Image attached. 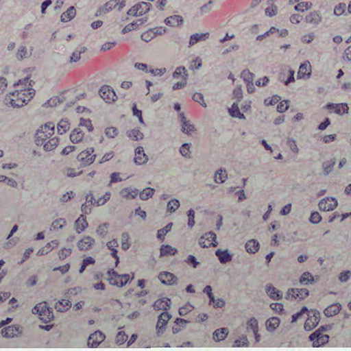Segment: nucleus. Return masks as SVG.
Wrapping results in <instances>:
<instances>
[{"label": "nucleus", "instance_id": "nucleus-39", "mask_svg": "<svg viewBox=\"0 0 351 351\" xmlns=\"http://www.w3.org/2000/svg\"><path fill=\"white\" fill-rule=\"evenodd\" d=\"M228 333V330L226 328L217 329L213 332V339L215 341L223 340L226 338Z\"/></svg>", "mask_w": 351, "mask_h": 351}, {"label": "nucleus", "instance_id": "nucleus-58", "mask_svg": "<svg viewBox=\"0 0 351 351\" xmlns=\"http://www.w3.org/2000/svg\"><path fill=\"white\" fill-rule=\"evenodd\" d=\"M180 152L182 156L191 158L190 144L184 143L180 149Z\"/></svg>", "mask_w": 351, "mask_h": 351}, {"label": "nucleus", "instance_id": "nucleus-49", "mask_svg": "<svg viewBox=\"0 0 351 351\" xmlns=\"http://www.w3.org/2000/svg\"><path fill=\"white\" fill-rule=\"evenodd\" d=\"M65 225L66 220L63 218H59L52 222L50 230H58L62 229Z\"/></svg>", "mask_w": 351, "mask_h": 351}, {"label": "nucleus", "instance_id": "nucleus-8", "mask_svg": "<svg viewBox=\"0 0 351 351\" xmlns=\"http://www.w3.org/2000/svg\"><path fill=\"white\" fill-rule=\"evenodd\" d=\"M93 147L87 148L86 150L80 153L77 158L82 165H89L94 162L96 157V155L93 154Z\"/></svg>", "mask_w": 351, "mask_h": 351}, {"label": "nucleus", "instance_id": "nucleus-16", "mask_svg": "<svg viewBox=\"0 0 351 351\" xmlns=\"http://www.w3.org/2000/svg\"><path fill=\"white\" fill-rule=\"evenodd\" d=\"M326 108L330 110H334L335 112L338 114H343L348 112V106L346 104H332L329 103L326 105Z\"/></svg>", "mask_w": 351, "mask_h": 351}, {"label": "nucleus", "instance_id": "nucleus-5", "mask_svg": "<svg viewBox=\"0 0 351 351\" xmlns=\"http://www.w3.org/2000/svg\"><path fill=\"white\" fill-rule=\"evenodd\" d=\"M125 5V1L110 0L103 6L100 7L96 12V16L105 14L113 9L118 8L121 10Z\"/></svg>", "mask_w": 351, "mask_h": 351}, {"label": "nucleus", "instance_id": "nucleus-2", "mask_svg": "<svg viewBox=\"0 0 351 351\" xmlns=\"http://www.w3.org/2000/svg\"><path fill=\"white\" fill-rule=\"evenodd\" d=\"M55 125L52 122H48L43 125L37 130L35 136V143L37 145H42L45 141L54 134Z\"/></svg>", "mask_w": 351, "mask_h": 351}, {"label": "nucleus", "instance_id": "nucleus-23", "mask_svg": "<svg viewBox=\"0 0 351 351\" xmlns=\"http://www.w3.org/2000/svg\"><path fill=\"white\" fill-rule=\"evenodd\" d=\"M265 291L267 294L273 300H280L282 297V293L271 285H267Z\"/></svg>", "mask_w": 351, "mask_h": 351}, {"label": "nucleus", "instance_id": "nucleus-34", "mask_svg": "<svg viewBox=\"0 0 351 351\" xmlns=\"http://www.w3.org/2000/svg\"><path fill=\"white\" fill-rule=\"evenodd\" d=\"M280 324V319L276 317H273L268 319L265 323L267 330L269 332H272L278 327Z\"/></svg>", "mask_w": 351, "mask_h": 351}, {"label": "nucleus", "instance_id": "nucleus-10", "mask_svg": "<svg viewBox=\"0 0 351 351\" xmlns=\"http://www.w3.org/2000/svg\"><path fill=\"white\" fill-rule=\"evenodd\" d=\"M105 338L106 336L102 332L97 330L90 335L87 341L88 346L96 348L104 341Z\"/></svg>", "mask_w": 351, "mask_h": 351}, {"label": "nucleus", "instance_id": "nucleus-48", "mask_svg": "<svg viewBox=\"0 0 351 351\" xmlns=\"http://www.w3.org/2000/svg\"><path fill=\"white\" fill-rule=\"evenodd\" d=\"M173 223H168L165 228L160 229L157 232V237L161 241H164L165 235L171 230Z\"/></svg>", "mask_w": 351, "mask_h": 351}, {"label": "nucleus", "instance_id": "nucleus-32", "mask_svg": "<svg viewBox=\"0 0 351 351\" xmlns=\"http://www.w3.org/2000/svg\"><path fill=\"white\" fill-rule=\"evenodd\" d=\"M58 138L57 137H53L49 139L47 141L42 145H43L44 149L47 152L52 151L56 148L58 145Z\"/></svg>", "mask_w": 351, "mask_h": 351}, {"label": "nucleus", "instance_id": "nucleus-60", "mask_svg": "<svg viewBox=\"0 0 351 351\" xmlns=\"http://www.w3.org/2000/svg\"><path fill=\"white\" fill-rule=\"evenodd\" d=\"M194 308L193 306L190 303H187L184 306L179 308V314L181 316H185L188 313L191 312Z\"/></svg>", "mask_w": 351, "mask_h": 351}, {"label": "nucleus", "instance_id": "nucleus-18", "mask_svg": "<svg viewBox=\"0 0 351 351\" xmlns=\"http://www.w3.org/2000/svg\"><path fill=\"white\" fill-rule=\"evenodd\" d=\"M148 160V157L144 152V149L142 147H138L135 149V157H134V162L136 165H143L147 162Z\"/></svg>", "mask_w": 351, "mask_h": 351}, {"label": "nucleus", "instance_id": "nucleus-46", "mask_svg": "<svg viewBox=\"0 0 351 351\" xmlns=\"http://www.w3.org/2000/svg\"><path fill=\"white\" fill-rule=\"evenodd\" d=\"M69 129V123L66 119H61L57 125L58 134H63Z\"/></svg>", "mask_w": 351, "mask_h": 351}, {"label": "nucleus", "instance_id": "nucleus-7", "mask_svg": "<svg viewBox=\"0 0 351 351\" xmlns=\"http://www.w3.org/2000/svg\"><path fill=\"white\" fill-rule=\"evenodd\" d=\"M309 339L313 341V347H319L328 343L329 336L321 332V330H317L309 336Z\"/></svg>", "mask_w": 351, "mask_h": 351}, {"label": "nucleus", "instance_id": "nucleus-24", "mask_svg": "<svg viewBox=\"0 0 351 351\" xmlns=\"http://www.w3.org/2000/svg\"><path fill=\"white\" fill-rule=\"evenodd\" d=\"M170 304V300L168 298L165 297L162 299L156 300L154 302V306L156 309L167 311L168 308H169Z\"/></svg>", "mask_w": 351, "mask_h": 351}, {"label": "nucleus", "instance_id": "nucleus-61", "mask_svg": "<svg viewBox=\"0 0 351 351\" xmlns=\"http://www.w3.org/2000/svg\"><path fill=\"white\" fill-rule=\"evenodd\" d=\"M312 281H313V278L309 272H304L300 280V283L303 285H307Z\"/></svg>", "mask_w": 351, "mask_h": 351}, {"label": "nucleus", "instance_id": "nucleus-13", "mask_svg": "<svg viewBox=\"0 0 351 351\" xmlns=\"http://www.w3.org/2000/svg\"><path fill=\"white\" fill-rule=\"evenodd\" d=\"M158 279L164 285H173L177 283L178 278L172 273L168 271L160 272Z\"/></svg>", "mask_w": 351, "mask_h": 351}, {"label": "nucleus", "instance_id": "nucleus-37", "mask_svg": "<svg viewBox=\"0 0 351 351\" xmlns=\"http://www.w3.org/2000/svg\"><path fill=\"white\" fill-rule=\"evenodd\" d=\"M228 179V173L226 170L220 169L217 170L215 175V182L217 183H223Z\"/></svg>", "mask_w": 351, "mask_h": 351}, {"label": "nucleus", "instance_id": "nucleus-28", "mask_svg": "<svg viewBox=\"0 0 351 351\" xmlns=\"http://www.w3.org/2000/svg\"><path fill=\"white\" fill-rule=\"evenodd\" d=\"M341 308V306L339 304H333L329 306H328L324 311V315L326 317H332L338 314Z\"/></svg>", "mask_w": 351, "mask_h": 351}, {"label": "nucleus", "instance_id": "nucleus-35", "mask_svg": "<svg viewBox=\"0 0 351 351\" xmlns=\"http://www.w3.org/2000/svg\"><path fill=\"white\" fill-rule=\"evenodd\" d=\"M182 22H183L182 18V16H180L179 15L171 16L169 17H167L165 20V23L167 25L172 26V27L178 26L179 25L182 23Z\"/></svg>", "mask_w": 351, "mask_h": 351}, {"label": "nucleus", "instance_id": "nucleus-33", "mask_svg": "<svg viewBox=\"0 0 351 351\" xmlns=\"http://www.w3.org/2000/svg\"><path fill=\"white\" fill-rule=\"evenodd\" d=\"M259 249V243L255 239H251L245 243V250L248 253L254 254Z\"/></svg>", "mask_w": 351, "mask_h": 351}, {"label": "nucleus", "instance_id": "nucleus-19", "mask_svg": "<svg viewBox=\"0 0 351 351\" xmlns=\"http://www.w3.org/2000/svg\"><path fill=\"white\" fill-rule=\"evenodd\" d=\"M305 21L308 23L317 25L322 21L321 14L317 11H312L305 16Z\"/></svg>", "mask_w": 351, "mask_h": 351}, {"label": "nucleus", "instance_id": "nucleus-50", "mask_svg": "<svg viewBox=\"0 0 351 351\" xmlns=\"http://www.w3.org/2000/svg\"><path fill=\"white\" fill-rule=\"evenodd\" d=\"M312 5H313L311 2H300L294 7V9L298 12H304L305 10H307L311 9Z\"/></svg>", "mask_w": 351, "mask_h": 351}, {"label": "nucleus", "instance_id": "nucleus-25", "mask_svg": "<svg viewBox=\"0 0 351 351\" xmlns=\"http://www.w3.org/2000/svg\"><path fill=\"white\" fill-rule=\"evenodd\" d=\"M32 49H28L25 46H20L18 48L16 58L19 60H21L25 58H27L31 56Z\"/></svg>", "mask_w": 351, "mask_h": 351}, {"label": "nucleus", "instance_id": "nucleus-6", "mask_svg": "<svg viewBox=\"0 0 351 351\" xmlns=\"http://www.w3.org/2000/svg\"><path fill=\"white\" fill-rule=\"evenodd\" d=\"M217 235L213 232H208L203 234L199 240V244L202 247H216L218 245Z\"/></svg>", "mask_w": 351, "mask_h": 351}, {"label": "nucleus", "instance_id": "nucleus-63", "mask_svg": "<svg viewBox=\"0 0 351 351\" xmlns=\"http://www.w3.org/2000/svg\"><path fill=\"white\" fill-rule=\"evenodd\" d=\"M155 37V34L153 30L149 29V31L144 32L141 35V39L145 42H149Z\"/></svg>", "mask_w": 351, "mask_h": 351}, {"label": "nucleus", "instance_id": "nucleus-9", "mask_svg": "<svg viewBox=\"0 0 351 351\" xmlns=\"http://www.w3.org/2000/svg\"><path fill=\"white\" fill-rule=\"evenodd\" d=\"M100 97L108 104L114 102L117 99V95L109 86L104 85L101 86L99 90Z\"/></svg>", "mask_w": 351, "mask_h": 351}, {"label": "nucleus", "instance_id": "nucleus-26", "mask_svg": "<svg viewBox=\"0 0 351 351\" xmlns=\"http://www.w3.org/2000/svg\"><path fill=\"white\" fill-rule=\"evenodd\" d=\"M94 243L95 240L92 237L88 236L85 237L77 243V247L80 250H87L92 245H93Z\"/></svg>", "mask_w": 351, "mask_h": 351}, {"label": "nucleus", "instance_id": "nucleus-62", "mask_svg": "<svg viewBox=\"0 0 351 351\" xmlns=\"http://www.w3.org/2000/svg\"><path fill=\"white\" fill-rule=\"evenodd\" d=\"M193 99L195 102L200 104V105L204 108H206L207 106L206 104L204 101V96L202 93H195L193 95Z\"/></svg>", "mask_w": 351, "mask_h": 351}, {"label": "nucleus", "instance_id": "nucleus-22", "mask_svg": "<svg viewBox=\"0 0 351 351\" xmlns=\"http://www.w3.org/2000/svg\"><path fill=\"white\" fill-rule=\"evenodd\" d=\"M39 317L45 323L50 322L53 317V311L47 306L46 302L45 308H43V310L40 311Z\"/></svg>", "mask_w": 351, "mask_h": 351}, {"label": "nucleus", "instance_id": "nucleus-41", "mask_svg": "<svg viewBox=\"0 0 351 351\" xmlns=\"http://www.w3.org/2000/svg\"><path fill=\"white\" fill-rule=\"evenodd\" d=\"M228 112L232 117H237L241 119H245L244 114L240 112L238 105L235 103L228 109Z\"/></svg>", "mask_w": 351, "mask_h": 351}, {"label": "nucleus", "instance_id": "nucleus-15", "mask_svg": "<svg viewBox=\"0 0 351 351\" xmlns=\"http://www.w3.org/2000/svg\"><path fill=\"white\" fill-rule=\"evenodd\" d=\"M311 73V66L308 61H305L299 67L297 77L298 79L309 77Z\"/></svg>", "mask_w": 351, "mask_h": 351}, {"label": "nucleus", "instance_id": "nucleus-54", "mask_svg": "<svg viewBox=\"0 0 351 351\" xmlns=\"http://www.w3.org/2000/svg\"><path fill=\"white\" fill-rule=\"evenodd\" d=\"M86 50V48L84 47H81L80 49L75 50L73 53L72 56L70 57V62H76L80 59V55L82 53H84Z\"/></svg>", "mask_w": 351, "mask_h": 351}, {"label": "nucleus", "instance_id": "nucleus-40", "mask_svg": "<svg viewBox=\"0 0 351 351\" xmlns=\"http://www.w3.org/2000/svg\"><path fill=\"white\" fill-rule=\"evenodd\" d=\"M127 135L134 141H138L143 138V134L137 128L128 130L127 132Z\"/></svg>", "mask_w": 351, "mask_h": 351}, {"label": "nucleus", "instance_id": "nucleus-31", "mask_svg": "<svg viewBox=\"0 0 351 351\" xmlns=\"http://www.w3.org/2000/svg\"><path fill=\"white\" fill-rule=\"evenodd\" d=\"M76 11L74 6H71L68 10L63 12L61 15V21L62 22H68L75 17Z\"/></svg>", "mask_w": 351, "mask_h": 351}, {"label": "nucleus", "instance_id": "nucleus-45", "mask_svg": "<svg viewBox=\"0 0 351 351\" xmlns=\"http://www.w3.org/2000/svg\"><path fill=\"white\" fill-rule=\"evenodd\" d=\"M155 190L152 188L147 187L139 193V198L142 200H147L152 197L154 194Z\"/></svg>", "mask_w": 351, "mask_h": 351}, {"label": "nucleus", "instance_id": "nucleus-56", "mask_svg": "<svg viewBox=\"0 0 351 351\" xmlns=\"http://www.w3.org/2000/svg\"><path fill=\"white\" fill-rule=\"evenodd\" d=\"M241 77L247 83L253 82L254 75L249 70H243L241 74Z\"/></svg>", "mask_w": 351, "mask_h": 351}, {"label": "nucleus", "instance_id": "nucleus-51", "mask_svg": "<svg viewBox=\"0 0 351 351\" xmlns=\"http://www.w3.org/2000/svg\"><path fill=\"white\" fill-rule=\"evenodd\" d=\"M182 131L187 134H191L192 132L195 131V128L194 125L191 124L189 121L184 122V124H182Z\"/></svg>", "mask_w": 351, "mask_h": 351}, {"label": "nucleus", "instance_id": "nucleus-29", "mask_svg": "<svg viewBox=\"0 0 351 351\" xmlns=\"http://www.w3.org/2000/svg\"><path fill=\"white\" fill-rule=\"evenodd\" d=\"M146 19H140L136 20V21H134L131 23L128 24L122 30L123 34H126L128 32H130L135 29H136L137 27L139 25H141L145 22H146Z\"/></svg>", "mask_w": 351, "mask_h": 351}, {"label": "nucleus", "instance_id": "nucleus-64", "mask_svg": "<svg viewBox=\"0 0 351 351\" xmlns=\"http://www.w3.org/2000/svg\"><path fill=\"white\" fill-rule=\"evenodd\" d=\"M105 134L108 138H114L118 134V131L116 128L109 127L106 128Z\"/></svg>", "mask_w": 351, "mask_h": 351}, {"label": "nucleus", "instance_id": "nucleus-4", "mask_svg": "<svg viewBox=\"0 0 351 351\" xmlns=\"http://www.w3.org/2000/svg\"><path fill=\"white\" fill-rule=\"evenodd\" d=\"M108 276L109 282L112 285L118 287H123L126 285L130 280V276L128 274H119L113 269H109L107 272Z\"/></svg>", "mask_w": 351, "mask_h": 351}, {"label": "nucleus", "instance_id": "nucleus-11", "mask_svg": "<svg viewBox=\"0 0 351 351\" xmlns=\"http://www.w3.org/2000/svg\"><path fill=\"white\" fill-rule=\"evenodd\" d=\"M319 208L324 211L334 210L337 206V201L333 197H326L319 202Z\"/></svg>", "mask_w": 351, "mask_h": 351}, {"label": "nucleus", "instance_id": "nucleus-38", "mask_svg": "<svg viewBox=\"0 0 351 351\" xmlns=\"http://www.w3.org/2000/svg\"><path fill=\"white\" fill-rule=\"evenodd\" d=\"M135 5L139 16L147 12L152 7V5L149 3L144 1L137 3Z\"/></svg>", "mask_w": 351, "mask_h": 351}, {"label": "nucleus", "instance_id": "nucleus-14", "mask_svg": "<svg viewBox=\"0 0 351 351\" xmlns=\"http://www.w3.org/2000/svg\"><path fill=\"white\" fill-rule=\"evenodd\" d=\"M170 318L171 315L167 312L162 313L160 315L156 324V328L158 330V335L163 333L165 330V326H166Z\"/></svg>", "mask_w": 351, "mask_h": 351}, {"label": "nucleus", "instance_id": "nucleus-3", "mask_svg": "<svg viewBox=\"0 0 351 351\" xmlns=\"http://www.w3.org/2000/svg\"><path fill=\"white\" fill-rule=\"evenodd\" d=\"M77 99L78 97L77 96H74L73 92L66 91L60 96L53 97L49 99L45 103V106L49 107H53L61 103L66 102V106L69 107L74 104Z\"/></svg>", "mask_w": 351, "mask_h": 351}, {"label": "nucleus", "instance_id": "nucleus-1", "mask_svg": "<svg viewBox=\"0 0 351 351\" xmlns=\"http://www.w3.org/2000/svg\"><path fill=\"white\" fill-rule=\"evenodd\" d=\"M32 81L28 77L20 80L14 84L18 89L11 93L12 97L6 98L5 100L14 108H19L29 102L34 96L35 90L32 88Z\"/></svg>", "mask_w": 351, "mask_h": 351}, {"label": "nucleus", "instance_id": "nucleus-55", "mask_svg": "<svg viewBox=\"0 0 351 351\" xmlns=\"http://www.w3.org/2000/svg\"><path fill=\"white\" fill-rule=\"evenodd\" d=\"M129 234L128 232H123L122 234H121V248L122 250H128L130 246V244L129 243L128 241H129Z\"/></svg>", "mask_w": 351, "mask_h": 351}, {"label": "nucleus", "instance_id": "nucleus-21", "mask_svg": "<svg viewBox=\"0 0 351 351\" xmlns=\"http://www.w3.org/2000/svg\"><path fill=\"white\" fill-rule=\"evenodd\" d=\"M120 195L126 199H135L138 194V191L136 189L132 187H126L121 189L119 192Z\"/></svg>", "mask_w": 351, "mask_h": 351}, {"label": "nucleus", "instance_id": "nucleus-59", "mask_svg": "<svg viewBox=\"0 0 351 351\" xmlns=\"http://www.w3.org/2000/svg\"><path fill=\"white\" fill-rule=\"evenodd\" d=\"M128 339V335L123 331L119 332L116 336V343L121 346Z\"/></svg>", "mask_w": 351, "mask_h": 351}, {"label": "nucleus", "instance_id": "nucleus-52", "mask_svg": "<svg viewBox=\"0 0 351 351\" xmlns=\"http://www.w3.org/2000/svg\"><path fill=\"white\" fill-rule=\"evenodd\" d=\"M335 164V160L326 161L323 163L324 174L327 176L330 173Z\"/></svg>", "mask_w": 351, "mask_h": 351}, {"label": "nucleus", "instance_id": "nucleus-53", "mask_svg": "<svg viewBox=\"0 0 351 351\" xmlns=\"http://www.w3.org/2000/svg\"><path fill=\"white\" fill-rule=\"evenodd\" d=\"M180 206V202L178 199H173L169 201L167 204V211L171 213L175 212Z\"/></svg>", "mask_w": 351, "mask_h": 351}, {"label": "nucleus", "instance_id": "nucleus-57", "mask_svg": "<svg viewBox=\"0 0 351 351\" xmlns=\"http://www.w3.org/2000/svg\"><path fill=\"white\" fill-rule=\"evenodd\" d=\"M109 227V223H104L99 226L97 229V234L101 237H104L106 236L108 233V228Z\"/></svg>", "mask_w": 351, "mask_h": 351}, {"label": "nucleus", "instance_id": "nucleus-30", "mask_svg": "<svg viewBox=\"0 0 351 351\" xmlns=\"http://www.w3.org/2000/svg\"><path fill=\"white\" fill-rule=\"evenodd\" d=\"M75 226L77 232L80 233L88 226V222L86 221V217L84 215H81L80 217L75 221Z\"/></svg>", "mask_w": 351, "mask_h": 351}, {"label": "nucleus", "instance_id": "nucleus-43", "mask_svg": "<svg viewBox=\"0 0 351 351\" xmlns=\"http://www.w3.org/2000/svg\"><path fill=\"white\" fill-rule=\"evenodd\" d=\"M177 252L175 247L169 245H162L160 247V256L174 255Z\"/></svg>", "mask_w": 351, "mask_h": 351}, {"label": "nucleus", "instance_id": "nucleus-17", "mask_svg": "<svg viewBox=\"0 0 351 351\" xmlns=\"http://www.w3.org/2000/svg\"><path fill=\"white\" fill-rule=\"evenodd\" d=\"M21 333L19 326H9L1 330V335L3 337L7 338L14 337Z\"/></svg>", "mask_w": 351, "mask_h": 351}, {"label": "nucleus", "instance_id": "nucleus-12", "mask_svg": "<svg viewBox=\"0 0 351 351\" xmlns=\"http://www.w3.org/2000/svg\"><path fill=\"white\" fill-rule=\"evenodd\" d=\"M308 295V291L306 289H290L287 293V299H304Z\"/></svg>", "mask_w": 351, "mask_h": 351}, {"label": "nucleus", "instance_id": "nucleus-36", "mask_svg": "<svg viewBox=\"0 0 351 351\" xmlns=\"http://www.w3.org/2000/svg\"><path fill=\"white\" fill-rule=\"evenodd\" d=\"M71 306V303L69 300H62L56 302L55 305L56 309L60 312H65Z\"/></svg>", "mask_w": 351, "mask_h": 351}, {"label": "nucleus", "instance_id": "nucleus-27", "mask_svg": "<svg viewBox=\"0 0 351 351\" xmlns=\"http://www.w3.org/2000/svg\"><path fill=\"white\" fill-rule=\"evenodd\" d=\"M83 137L84 133L80 128H75L70 134V139L73 143H77L80 142Z\"/></svg>", "mask_w": 351, "mask_h": 351}, {"label": "nucleus", "instance_id": "nucleus-47", "mask_svg": "<svg viewBox=\"0 0 351 351\" xmlns=\"http://www.w3.org/2000/svg\"><path fill=\"white\" fill-rule=\"evenodd\" d=\"M208 34H194L190 37L189 46L191 47L201 40H204L207 37Z\"/></svg>", "mask_w": 351, "mask_h": 351}, {"label": "nucleus", "instance_id": "nucleus-42", "mask_svg": "<svg viewBox=\"0 0 351 351\" xmlns=\"http://www.w3.org/2000/svg\"><path fill=\"white\" fill-rule=\"evenodd\" d=\"M246 329L247 332H252V333L258 331V321L256 318H250L246 324Z\"/></svg>", "mask_w": 351, "mask_h": 351}, {"label": "nucleus", "instance_id": "nucleus-20", "mask_svg": "<svg viewBox=\"0 0 351 351\" xmlns=\"http://www.w3.org/2000/svg\"><path fill=\"white\" fill-rule=\"evenodd\" d=\"M216 256L219 258V261L222 264H226L230 262L232 259V255L230 254L228 250H220L218 249L215 252Z\"/></svg>", "mask_w": 351, "mask_h": 351}, {"label": "nucleus", "instance_id": "nucleus-44", "mask_svg": "<svg viewBox=\"0 0 351 351\" xmlns=\"http://www.w3.org/2000/svg\"><path fill=\"white\" fill-rule=\"evenodd\" d=\"M182 77L183 80H186L188 73L184 66H178L173 73V77L177 79Z\"/></svg>", "mask_w": 351, "mask_h": 351}]
</instances>
